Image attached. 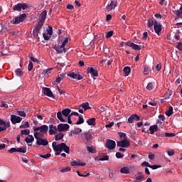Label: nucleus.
<instances>
[{"label": "nucleus", "instance_id": "obj_1", "mask_svg": "<svg viewBox=\"0 0 182 182\" xmlns=\"http://www.w3.org/2000/svg\"><path fill=\"white\" fill-rule=\"evenodd\" d=\"M46 16H47V11L46 10H45V11H42V13H41L39 21L33 31V35L35 38H36L38 37V36L41 33V28H42V27L45 23V21L46 19Z\"/></svg>", "mask_w": 182, "mask_h": 182}, {"label": "nucleus", "instance_id": "obj_2", "mask_svg": "<svg viewBox=\"0 0 182 182\" xmlns=\"http://www.w3.org/2000/svg\"><path fill=\"white\" fill-rule=\"evenodd\" d=\"M56 151H64L65 154H70V147L66 145L65 143L62 142L58 144V146H55Z\"/></svg>", "mask_w": 182, "mask_h": 182}, {"label": "nucleus", "instance_id": "obj_3", "mask_svg": "<svg viewBox=\"0 0 182 182\" xmlns=\"http://www.w3.org/2000/svg\"><path fill=\"white\" fill-rule=\"evenodd\" d=\"M26 19V13H23V14H21L18 16H16L11 22L14 24H18L21 22H23Z\"/></svg>", "mask_w": 182, "mask_h": 182}, {"label": "nucleus", "instance_id": "obj_4", "mask_svg": "<svg viewBox=\"0 0 182 182\" xmlns=\"http://www.w3.org/2000/svg\"><path fill=\"white\" fill-rule=\"evenodd\" d=\"M105 146L109 151L110 150H114L115 149V147H116V142H115V141H114L112 139H107L106 140Z\"/></svg>", "mask_w": 182, "mask_h": 182}, {"label": "nucleus", "instance_id": "obj_5", "mask_svg": "<svg viewBox=\"0 0 182 182\" xmlns=\"http://www.w3.org/2000/svg\"><path fill=\"white\" fill-rule=\"evenodd\" d=\"M28 8V4L26 3H18L17 4L14 5L13 9L14 11H21V9L25 10Z\"/></svg>", "mask_w": 182, "mask_h": 182}, {"label": "nucleus", "instance_id": "obj_6", "mask_svg": "<svg viewBox=\"0 0 182 182\" xmlns=\"http://www.w3.org/2000/svg\"><path fill=\"white\" fill-rule=\"evenodd\" d=\"M10 127L9 122H4V119H0V133L4 132L7 129V128Z\"/></svg>", "mask_w": 182, "mask_h": 182}, {"label": "nucleus", "instance_id": "obj_7", "mask_svg": "<svg viewBox=\"0 0 182 182\" xmlns=\"http://www.w3.org/2000/svg\"><path fill=\"white\" fill-rule=\"evenodd\" d=\"M117 146L127 148L130 146V141L129 139H122V141H117Z\"/></svg>", "mask_w": 182, "mask_h": 182}, {"label": "nucleus", "instance_id": "obj_8", "mask_svg": "<svg viewBox=\"0 0 182 182\" xmlns=\"http://www.w3.org/2000/svg\"><path fill=\"white\" fill-rule=\"evenodd\" d=\"M67 76L70 77L71 78L80 80L82 79V76L80 75L79 73H75V72H70L68 74H67Z\"/></svg>", "mask_w": 182, "mask_h": 182}, {"label": "nucleus", "instance_id": "obj_9", "mask_svg": "<svg viewBox=\"0 0 182 182\" xmlns=\"http://www.w3.org/2000/svg\"><path fill=\"white\" fill-rule=\"evenodd\" d=\"M42 93L44 94L45 95L48 96V97H52L54 98L55 96L51 91L50 88L48 87H42Z\"/></svg>", "mask_w": 182, "mask_h": 182}, {"label": "nucleus", "instance_id": "obj_10", "mask_svg": "<svg viewBox=\"0 0 182 182\" xmlns=\"http://www.w3.org/2000/svg\"><path fill=\"white\" fill-rule=\"evenodd\" d=\"M70 128L68 124H60L58 125L57 129L59 132H67Z\"/></svg>", "mask_w": 182, "mask_h": 182}, {"label": "nucleus", "instance_id": "obj_11", "mask_svg": "<svg viewBox=\"0 0 182 182\" xmlns=\"http://www.w3.org/2000/svg\"><path fill=\"white\" fill-rule=\"evenodd\" d=\"M154 28L155 33L158 36H160L162 31L161 24L160 23H158L156 20H155Z\"/></svg>", "mask_w": 182, "mask_h": 182}, {"label": "nucleus", "instance_id": "obj_12", "mask_svg": "<svg viewBox=\"0 0 182 182\" xmlns=\"http://www.w3.org/2000/svg\"><path fill=\"white\" fill-rule=\"evenodd\" d=\"M117 6V1H111L110 3L106 7V9L108 12L114 10L115 8Z\"/></svg>", "mask_w": 182, "mask_h": 182}, {"label": "nucleus", "instance_id": "obj_13", "mask_svg": "<svg viewBox=\"0 0 182 182\" xmlns=\"http://www.w3.org/2000/svg\"><path fill=\"white\" fill-rule=\"evenodd\" d=\"M22 121V117L17 115H11V122L13 124L20 123Z\"/></svg>", "mask_w": 182, "mask_h": 182}, {"label": "nucleus", "instance_id": "obj_14", "mask_svg": "<svg viewBox=\"0 0 182 182\" xmlns=\"http://www.w3.org/2000/svg\"><path fill=\"white\" fill-rule=\"evenodd\" d=\"M124 44L126 46H128L132 48L135 50H141V46H138L136 44H134V43L129 41V42H125Z\"/></svg>", "mask_w": 182, "mask_h": 182}, {"label": "nucleus", "instance_id": "obj_15", "mask_svg": "<svg viewBox=\"0 0 182 182\" xmlns=\"http://www.w3.org/2000/svg\"><path fill=\"white\" fill-rule=\"evenodd\" d=\"M135 176V179L133 182H142V181L144 180V176L142 172H138Z\"/></svg>", "mask_w": 182, "mask_h": 182}, {"label": "nucleus", "instance_id": "obj_16", "mask_svg": "<svg viewBox=\"0 0 182 182\" xmlns=\"http://www.w3.org/2000/svg\"><path fill=\"white\" fill-rule=\"evenodd\" d=\"M36 144L38 146L42 145L46 146L48 144V141L46 139L39 138L36 139Z\"/></svg>", "mask_w": 182, "mask_h": 182}, {"label": "nucleus", "instance_id": "obj_17", "mask_svg": "<svg viewBox=\"0 0 182 182\" xmlns=\"http://www.w3.org/2000/svg\"><path fill=\"white\" fill-rule=\"evenodd\" d=\"M140 120V117H138L137 114H132V116H130L128 119V123L129 124H132L133 122H134V121L136 122H139Z\"/></svg>", "mask_w": 182, "mask_h": 182}, {"label": "nucleus", "instance_id": "obj_18", "mask_svg": "<svg viewBox=\"0 0 182 182\" xmlns=\"http://www.w3.org/2000/svg\"><path fill=\"white\" fill-rule=\"evenodd\" d=\"M87 73H90L91 75L94 77L99 76V73L97 70H95L92 67L87 68Z\"/></svg>", "mask_w": 182, "mask_h": 182}, {"label": "nucleus", "instance_id": "obj_19", "mask_svg": "<svg viewBox=\"0 0 182 182\" xmlns=\"http://www.w3.org/2000/svg\"><path fill=\"white\" fill-rule=\"evenodd\" d=\"M53 48L57 52V53H65L67 52V50L65 47H61V46H53Z\"/></svg>", "mask_w": 182, "mask_h": 182}, {"label": "nucleus", "instance_id": "obj_20", "mask_svg": "<svg viewBox=\"0 0 182 182\" xmlns=\"http://www.w3.org/2000/svg\"><path fill=\"white\" fill-rule=\"evenodd\" d=\"M58 127H54L53 124L49 126V134L50 135H55L57 134L56 132H58Z\"/></svg>", "mask_w": 182, "mask_h": 182}, {"label": "nucleus", "instance_id": "obj_21", "mask_svg": "<svg viewBox=\"0 0 182 182\" xmlns=\"http://www.w3.org/2000/svg\"><path fill=\"white\" fill-rule=\"evenodd\" d=\"M71 166H86V162L81 161L80 159L77 161H73L70 162Z\"/></svg>", "mask_w": 182, "mask_h": 182}, {"label": "nucleus", "instance_id": "obj_22", "mask_svg": "<svg viewBox=\"0 0 182 182\" xmlns=\"http://www.w3.org/2000/svg\"><path fill=\"white\" fill-rule=\"evenodd\" d=\"M82 136L85 139L87 142H89L92 139V134L90 132H83Z\"/></svg>", "mask_w": 182, "mask_h": 182}, {"label": "nucleus", "instance_id": "obj_23", "mask_svg": "<svg viewBox=\"0 0 182 182\" xmlns=\"http://www.w3.org/2000/svg\"><path fill=\"white\" fill-rule=\"evenodd\" d=\"M149 131H150V134H154L159 132V127L157 125L151 126L149 128Z\"/></svg>", "mask_w": 182, "mask_h": 182}, {"label": "nucleus", "instance_id": "obj_24", "mask_svg": "<svg viewBox=\"0 0 182 182\" xmlns=\"http://www.w3.org/2000/svg\"><path fill=\"white\" fill-rule=\"evenodd\" d=\"M114 61V57H109L108 58L105 59V60H102V63H105L106 65H112V63H113Z\"/></svg>", "mask_w": 182, "mask_h": 182}, {"label": "nucleus", "instance_id": "obj_25", "mask_svg": "<svg viewBox=\"0 0 182 182\" xmlns=\"http://www.w3.org/2000/svg\"><path fill=\"white\" fill-rule=\"evenodd\" d=\"M120 173L122 174H130V168L128 166H123L120 169Z\"/></svg>", "mask_w": 182, "mask_h": 182}, {"label": "nucleus", "instance_id": "obj_26", "mask_svg": "<svg viewBox=\"0 0 182 182\" xmlns=\"http://www.w3.org/2000/svg\"><path fill=\"white\" fill-rule=\"evenodd\" d=\"M80 107L82 108L85 111L91 109L89 102L80 104Z\"/></svg>", "mask_w": 182, "mask_h": 182}, {"label": "nucleus", "instance_id": "obj_27", "mask_svg": "<svg viewBox=\"0 0 182 182\" xmlns=\"http://www.w3.org/2000/svg\"><path fill=\"white\" fill-rule=\"evenodd\" d=\"M55 146H58L56 141H53L52 143V147H53V151H55V156H60L62 151L55 149Z\"/></svg>", "mask_w": 182, "mask_h": 182}, {"label": "nucleus", "instance_id": "obj_28", "mask_svg": "<svg viewBox=\"0 0 182 182\" xmlns=\"http://www.w3.org/2000/svg\"><path fill=\"white\" fill-rule=\"evenodd\" d=\"M70 112H71V109H69V108L64 109L61 112V113H63V115L65 117H67L70 116L69 114H70Z\"/></svg>", "mask_w": 182, "mask_h": 182}, {"label": "nucleus", "instance_id": "obj_29", "mask_svg": "<svg viewBox=\"0 0 182 182\" xmlns=\"http://www.w3.org/2000/svg\"><path fill=\"white\" fill-rule=\"evenodd\" d=\"M48 127L46 126V125H43L41 127V129H40V133H42V134H46L48 133Z\"/></svg>", "mask_w": 182, "mask_h": 182}, {"label": "nucleus", "instance_id": "obj_30", "mask_svg": "<svg viewBox=\"0 0 182 182\" xmlns=\"http://www.w3.org/2000/svg\"><path fill=\"white\" fill-rule=\"evenodd\" d=\"M95 122H96L95 118V117H92V118L89 119L87 121V124L89 126H95V125L96 124Z\"/></svg>", "mask_w": 182, "mask_h": 182}, {"label": "nucleus", "instance_id": "obj_31", "mask_svg": "<svg viewBox=\"0 0 182 182\" xmlns=\"http://www.w3.org/2000/svg\"><path fill=\"white\" fill-rule=\"evenodd\" d=\"M25 141L27 144H29V143H33L34 141V138L32 135H28V136L25 138Z\"/></svg>", "mask_w": 182, "mask_h": 182}, {"label": "nucleus", "instance_id": "obj_32", "mask_svg": "<svg viewBox=\"0 0 182 182\" xmlns=\"http://www.w3.org/2000/svg\"><path fill=\"white\" fill-rule=\"evenodd\" d=\"M174 14L177 16L178 18L182 19V6L180 7V9L178 11H175Z\"/></svg>", "mask_w": 182, "mask_h": 182}, {"label": "nucleus", "instance_id": "obj_33", "mask_svg": "<svg viewBox=\"0 0 182 182\" xmlns=\"http://www.w3.org/2000/svg\"><path fill=\"white\" fill-rule=\"evenodd\" d=\"M155 20L156 19H149L148 20V23H147V27L149 28H153V26H154V23H155Z\"/></svg>", "mask_w": 182, "mask_h": 182}, {"label": "nucleus", "instance_id": "obj_34", "mask_svg": "<svg viewBox=\"0 0 182 182\" xmlns=\"http://www.w3.org/2000/svg\"><path fill=\"white\" fill-rule=\"evenodd\" d=\"M63 114L61 112H58L57 113V117L60 120V122H65V119L63 118Z\"/></svg>", "mask_w": 182, "mask_h": 182}, {"label": "nucleus", "instance_id": "obj_35", "mask_svg": "<svg viewBox=\"0 0 182 182\" xmlns=\"http://www.w3.org/2000/svg\"><path fill=\"white\" fill-rule=\"evenodd\" d=\"M123 72L125 76H129L131 72V68L128 66H126L125 68H124Z\"/></svg>", "mask_w": 182, "mask_h": 182}, {"label": "nucleus", "instance_id": "obj_36", "mask_svg": "<svg viewBox=\"0 0 182 182\" xmlns=\"http://www.w3.org/2000/svg\"><path fill=\"white\" fill-rule=\"evenodd\" d=\"M173 114V108L172 106H170V107L168 108V109L166 111V114L168 117L171 116Z\"/></svg>", "mask_w": 182, "mask_h": 182}, {"label": "nucleus", "instance_id": "obj_37", "mask_svg": "<svg viewBox=\"0 0 182 182\" xmlns=\"http://www.w3.org/2000/svg\"><path fill=\"white\" fill-rule=\"evenodd\" d=\"M100 161H109V156L107 154H104L99 159Z\"/></svg>", "mask_w": 182, "mask_h": 182}, {"label": "nucleus", "instance_id": "obj_38", "mask_svg": "<svg viewBox=\"0 0 182 182\" xmlns=\"http://www.w3.org/2000/svg\"><path fill=\"white\" fill-rule=\"evenodd\" d=\"M64 138V134L59 133L58 134L55 135V141H60Z\"/></svg>", "mask_w": 182, "mask_h": 182}, {"label": "nucleus", "instance_id": "obj_39", "mask_svg": "<svg viewBox=\"0 0 182 182\" xmlns=\"http://www.w3.org/2000/svg\"><path fill=\"white\" fill-rule=\"evenodd\" d=\"M87 150L89 153L95 154L96 153V150L92 146H87Z\"/></svg>", "mask_w": 182, "mask_h": 182}, {"label": "nucleus", "instance_id": "obj_40", "mask_svg": "<svg viewBox=\"0 0 182 182\" xmlns=\"http://www.w3.org/2000/svg\"><path fill=\"white\" fill-rule=\"evenodd\" d=\"M43 136V134H42L41 132H35L34 133V137L36 139H41V137Z\"/></svg>", "mask_w": 182, "mask_h": 182}, {"label": "nucleus", "instance_id": "obj_41", "mask_svg": "<svg viewBox=\"0 0 182 182\" xmlns=\"http://www.w3.org/2000/svg\"><path fill=\"white\" fill-rule=\"evenodd\" d=\"M119 135L120 136V139L122 140H127V134L124 132H119Z\"/></svg>", "mask_w": 182, "mask_h": 182}, {"label": "nucleus", "instance_id": "obj_42", "mask_svg": "<svg viewBox=\"0 0 182 182\" xmlns=\"http://www.w3.org/2000/svg\"><path fill=\"white\" fill-rule=\"evenodd\" d=\"M15 73H16V75L18 76V77H21L23 75V71L21 69H17V70H15Z\"/></svg>", "mask_w": 182, "mask_h": 182}, {"label": "nucleus", "instance_id": "obj_43", "mask_svg": "<svg viewBox=\"0 0 182 182\" xmlns=\"http://www.w3.org/2000/svg\"><path fill=\"white\" fill-rule=\"evenodd\" d=\"M76 173L80 177H89L90 176V173H86V175L81 174L80 171H76Z\"/></svg>", "mask_w": 182, "mask_h": 182}, {"label": "nucleus", "instance_id": "obj_44", "mask_svg": "<svg viewBox=\"0 0 182 182\" xmlns=\"http://www.w3.org/2000/svg\"><path fill=\"white\" fill-rule=\"evenodd\" d=\"M17 152L21 154H26V148H17Z\"/></svg>", "mask_w": 182, "mask_h": 182}, {"label": "nucleus", "instance_id": "obj_45", "mask_svg": "<svg viewBox=\"0 0 182 182\" xmlns=\"http://www.w3.org/2000/svg\"><path fill=\"white\" fill-rule=\"evenodd\" d=\"M83 122H84L83 118L81 116H80V117H78V120L76 122V125L82 124H83Z\"/></svg>", "mask_w": 182, "mask_h": 182}, {"label": "nucleus", "instance_id": "obj_46", "mask_svg": "<svg viewBox=\"0 0 182 182\" xmlns=\"http://www.w3.org/2000/svg\"><path fill=\"white\" fill-rule=\"evenodd\" d=\"M21 135H29L30 134V129L21 130Z\"/></svg>", "mask_w": 182, "mask_h": 182}, {"label": "nucleus", "instance_id": "obj_47", "mask_svg": "<svg viewBox=\"0 0 182 182\" xmlns=\"http://www.w3.org/2000/svg\"><path fill=\"white\" fill-rule=\"evenodd\" d=\"M68 41H69V38L66 37L61 44V48H65L66 44L68 43Z\"/></svg>", "mask_w": 182, "mask_h": 182}, {"label": "nucleus", "instance_id": "obj_48", "mask_svg": "<svg viewBox=\"0 0 182 182\" xmlns=\"http://www.w3.org/2000/svg\"><path fill=\"white\" fill-rule=\"evenodd\" d=\"M47 31H48V34L49 36H52V35H53V26H48V28L47 29Z\"/></svg>", "mask_w": 182, "mask_h": 182}, {"label": "nucleus", "instance_id": "obj_49", "mask_svg": "<svg viewBox=\"0 0 182 182\" xmlns=\"http://www.w3.org/2000/svg\"><path fill=\"white\" fill-rule=\"evenodd\" d=\"M154 88V85L152 82H149L147 86H146V90H148L149 91L152 90Z\"/></svg>", "mask_w": 182, "mask_h": 182}, {"label": "nucleus", "instance_id": "obj_50", "mask_svg": "<svg viewBox=\"0 0 182 182\" xmlns=\"http://www.w3.org/2000/svg\"><path fill=\"white\" fill-rule=\"evenodd\" d=\"M71 171V168L70 167H65L63 169L60 170L61 173H67Z\"/></svg>", "mask_w": 182, "mask_h": 182}, {"label": "nucleus", "instance_id": "obj_51", "mask_svg": "<svg viewBox=\"0 0 182 182\" xmlns=\"http://www.w3.org/2000/svg\"><path fill=\"white\" fill-rule=\"evenodd\" d=\"M33 68V63L32 61H29L28 65V70L31 72Z\"/></svg>", "mask_w": 182, "mask_h": 182}, {"label": "nucleus", "instance_id": "obj_52", "mask_svg": "<svg viewBox=\"0 0 182 182\" xmlns=\"http://www.w3.org/2000/svg\"><path fill=\"white\" fill-rule=\"evenodd\" d=\"M156 136H159V137H163L164 135V132H163L161 130H159L158 132H156Z\"/></svg>", "mask_w": 182, "mask_h": 182}, {"label": "nucleus", "instance_id": "obj_53", "mask_svg": "<svg viewBox=\"0 0 182 182\" xmlns=\"http://www.w3.org/2000/svg\"><path fill=\"white\" fill-rule=\"evenodd\" d=\"M18 115L25 117H26V114L23 111H17Z\"/></svg>", "mask_w": 182, "mask_h": 182}, {"label": "nucleus", "instance_id": "obj_54", "mask_svg": "<svg viewBox=\"0 0 182 182\" xmlns=\"http://www.w3.org/2000/svg\"><path fill=\"white\" fill-rule=\"evenodd\" d=\"M167 154L169 156H174V154H175L174 150L173 149H171V150L167 151Z\"/></svg>", "mask_w": 182, "mask_h": 182}, {"label": "nucleus", "instance_id": "obj_55", "mask_svg": "<svg viewBox=\"0 0 182 182\" xmlns=\"http://www.w3.org/2000/svg\"><path fill=\"white\" fill-rule=\"evenodd\" d=\"M144 75H149V67L144 66Z\"/></svg>", "mask_w": 182, "mask_h": 182}, {"label": "nucleus", "instance_id": "obj_56", "mask_svg": "<svg viewBox=\"0 0 182 182\" xmlns=\"http://www.w3.org/2000/svg\"><path fill=\"white\" fill-rule=\"evenodd\" d=\"M40 157L46 159L51 157V154H47L46 155H40Z\"/></svg>", "mask_w": 182, "mask_h": 182}, {"label": "nucleus", "instance_id": "obj_57", "mask_svg": "<svg viewBox=\"0 0 182 182\" xmlns=\"http://www.w3.org/2000/svg\"><path fill=\"white\" fill-rule=\"evenodd\" d=\"M142 167H149L151 164L148 161H144L141 164Z\"/></svg>", "mask_w": 182, "mask_h": 182}, {"label": "nucleus", "instance_id": "obj_58", "mask_svg": "<svg viewBox=\"0 0 182 182\" xmlns=\"http://www.w3.org/2000/svg\"><path fill=\"white\" fill-rule=\"evenodd\" d=\"M165 136L166 137H173V136H176V134L166 132L165 134Z\"/></svg>", "mask_w": 182, "mask_h": 182}, {"label": "nucleus", "instance_id": "obj_59", "mask_svg": "<svg viewBox=\"0 0 182 182\" xmlns=\"http://www.w3.org/2000/svg\"><path fill=\"white\" fill-rule=\"evenodd\" d=\"M113 31H110L109 32H107V35H106V38H110V37H112L113 36Z\"/></svg>", "mask_w": 182, "mask_h": 182}, {"label": "nucleus", "instance_id": "obj_60", "mask_svg": "<svg viewBox=\"0 0 182 182\" xmlns=\"http://www.w3.org/2000/svg\"><path fill=\"white\" fill-rule=\"evenodd\" d=\"M9 154H12L13 153L17 152V148H11V149L9 150Z\"/></svg>", "mask_w": 182, "mask_h": 182}, {"label": "nucleus", "instance_id": "obj_61", "mask_svg": "<svg viewBox=\"0 0 182 182\" xmlns=\"http://www.w3.org/2000/svg\"><path fill=\"white\" fill-rule=\"evenodd\" d=\"M161 166L160 165H150V167L151 168L155 170V169H157L159 168H161Z\"/></svg>", "mask_w": 182, "mask_h": 182}, {"label": "nucleus", "instance_id": "obj_62", "mask_svg": "<svg viewBox=\"0 0 182 182\" xmlns=\"http://www.w3.org/2000/svg\"><path fill=\"white\" fill-rule=\"evenodd\" d=\"M0 107H4V108H8V105L6 104V102H1L0 103Z\"/></svg>", "mask_w": 182, "mask_h": 182}, {"label": "nucleus", "instance_id": "obj_63", "mask_svg": "<svg viewBox=\"0 0 182 182\" xmlns=\"http://www.w3.org/2000/svg\"><path fill=\"white\" fill-rule=\"evenodd\" d=\"M115 156H117V159H122L124 157V156L122 155V154L120 152H117L115 154Z\"/></svg>", "mask_w": 182, "mask_h": 182}, {"label": "nucleus", "instance_id": "obj_64", "mask_svg": "<svg viewBox=\"0 0 182 182\" xmlns=\"http://www.w3.org/2000/svg\"><path fill=\"white\" fill-rule=\"evenodd\" d=\"M177 48H178V50L182 52V43H178V46H177Z\"/></svg>", "mask_w": 182, "mask_h": 182}]
</instances>
